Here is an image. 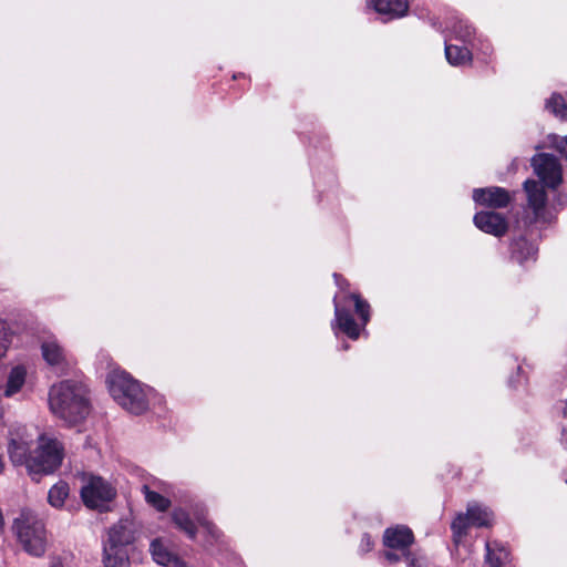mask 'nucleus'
<instances>
[{
  "instance_id": "19",
  "label": "nucleus",
  "mask_w": 567,
  "mask_h": 567,
  "mask_svg": "<svg viewBox=\"0 0 567 567\" xmlns=\"http://www.w3.org/2000/svg\"><path fill=\"white\" fill-rule=\"evenodd\" d=\"M486 550L487 561L491 567H502L511 563V554L505 546L498 543H487Z\"/></svg>"
},
{
  "instance_id": "6",
  "label": "nucleus",
  "mask_w": 567,
  "mask_h": 567,
  "mask_svg": "<svg viewBox=\"0 0 567 567\" xmlns=\"http://www.w3.org/2000/svg\"><path fill=\"white\" fill-rule=\"evenodd\" d=\"M493 520L494 515L489 508L475 502L470 503L466 513H460L451 525L454 543L461 544L467 536L470 527H489Z\"/></svg>"
},
{
  "instance_id": "11",
  "label": "nucleus",
  "mask_w": 567,
  "mask_h": 567,
  "mask_svg": "<svg viewBox=\"0 0 567 567\" xmlns=\"http://www.w3.org/2000/svg\"><path fill=\"white\" fill-rule=\"evenodd\" d=\"M475 226L484 233L502 236L507 230V221L505 218L494 212H481L474 216Z\"/></svg>"
},
{
  "instance_id": "5",
  "label": "nucleus",
  "mask_w": 567,
  "mask_h": 567,
  "mask_svg": "<svg viewBox=\"0 0 567 567\" xmlns=\"http://www.w3.org/2000/svg\"><path fill=\"white\" fill-rule=\"evenodd\" d=\"M62 460V443L51 434H42L33 449L30 473L51 474L61 465Z\"/></svg>"
},
{
  "instance_id": "31",
  "label": "nucleus",
  "mask_w": 567,
  "mask_h": 567,
  "mask_svg": "<svg viewBox=\"0 0 567 567\" xmlns=\"http://www.w3.org/2000/svg\"><path fill=\"white\" fill-rule=\"evenodd\" d=\"M204 527L207 529V532H208L209 534H212V535H213V537H217V536H218V535H217V532H218V530H217V528H216L213 524H210V523H205V524H204Z\"/></svg>"
},
{
  "instance_id": "23",
  "label": "nucleus",
  "mask_w": 567,
  "mask_h": 567,
  "mask_svg": "<svg viewBox=\"0 0 567 567\" xmlns=\"http://www.w3.org/2000/svg\"><path fill=\"white\" fill-rule=\"evenodd\" d=\"M546 109L561 120L567 118V105L563 96L559 94L551 95V97L546 103Z\"/></svg>"
},
{
  "instance_id": "15",
  "label": "nucleus",
  "mask_w": 567,
  "mask_h": 567,
  "mask_svg": "<svg viewBox=\"0 0 567 567\" xmlns=\"http://www.w3.org/2000/svg\"><path fill=\"white\" fill-rule=\"evenodd\" d=\"M334 315L336 320L338 322V327L342 332H344L349 338L351 339H358L360 334V329L352 316L349 313L348 310L342 309L337 298H334Z\"/></svg>"
},
{
  "instance_id": "9",
  "label": "nucleus",
  "mask_w": 567,
  "mask_h": 567,
  "mask_svg": "<svg viewBox=\"0 0 567 567\" xmlns=\"http://www.w3.org/2000/svg\"><path fill=\"white\" fill-rule=\"evenodd\" d=\"M524 189L527 194L528 207L533 210L535 218L546 221L547 194L544 186L536 181L528 179L524 183Z\"/></svg>"
},
{
  "instance_id": "28",
  "label": "nucleus",
  "mask_w": 567,
  "mask_h": 567,
  "mask_svg": "<svg viewBox=\"0 0 567 567\" xmlns=\"http://www.w3.org/2000/svg\"><path fill=\"white\" fill-rule=\"evenodd\" d=\"M524 247H527V243L525 240H518V241H515L512 246V254H513V257L518 260V261H522L523 258L520 255H518V249L520 248H524Z\"/></svg>"
},
{
  "instance_id": "33",
  "label": "nucleus",
  "mask_w": 567,
  "mask_h": 567,
  "mask_svg": "<svg viewBox=\"0 0 567 567\" xmlns=\"http://www.w3.org/2000/svg\"><path fill=\"white\" fill-rule=\"evenodd\" d=\"M3 468H4V463H3L2 456L0 455V473H2Z\"/></svg>"
},
{
  "instance_id": "8",
  "label": "nucleus",
  "mask_w": 567,
  "mask_h": 567,
  "mask_svg": "<svg viewBox=\"0 0 567 567\" xmlns=\"http://www.w3.org/2000/svg\"><path fill=\"white\" fill-rule=\"evenodd\" d=\"M532 166L548 187L555 188L561 183V166L555 156L537 154L532 158Z\"/></svg>"
},
{
  "instance_id": "1",
  "label": "nucleus",
  "mask_w": 567,
  "mask_h": 567,
  "mask_svg": "<svg viewBox=\"0 0 567 567\" xmlns=\"http://www.w3.org/2000/svg\"><path fill=\"white\" fill-rule=\"evenodd\" d=\"M49 408L52 414L65 423H80L91 410L86 386L70 380L52 385L49 391Z\"/></svg>"
},
{
  "instance_id": "21",
  "label": "nucleus",
  "mask_w": 567,
  "mask_h": 567,
  "mask_svg": "<svg viewBox=\"0 0 567 567\" xmlns=\"http://www.w3.org/2000/svg\"><path fill=\"white\" fill-rule=\"evenodd\" d=\"M69 485L65 482H58L48 493V502L54 508H61L69 496Z\"/></svg>"
},
{
  "instance_id": "22",
  "label": "nucleus",
  "mask_w": 567,
  "mask_h": 567,
  "mask_svg": "<svg viewBox=\"0 0 567 567\" xmlns=\"http://www.w3.org/2000/svg\"><path fill=\"white\" fill-rule=\"evenodd\" d=\"M142 493L144 494L146 503L156 508L157 511L165 512L168 509L171 505L169 499L162 496L157 492L152 491L147 484H144L142 486Z\"/></svg>"
},
{
  "instance_id": "29",
  "label": "nucleus",
  "mask_w": 567,
  "mask_h": 567,
  "mask_svg": "<svg viewBox=\"0 0 567 567\" xmlns=\"http://www.w3.org/2000/svg\"><path fill=\"white\" fill-rule=\"evenodd\" d=\"M556 150L567 158V136L560 137L555 143Z\"/></svg>"
},
{
  "instance_id": "18",
  "label": "nucleus",
  "mask_w": 567,
  "mask_h": 567,
  "mask_svg": "<svg viewBox=\"0 0 567 567\" xmlns=\"http://www.w3.org/2000/svg\"><path fill=\"white\" fill-rule=\"evenodd\" d=\"M27 370L22 365H17L11 369L4 386V396L10 398L19 393L25 383Z\"/></svg>"
},
{
  "instance_id": "17",
  "label": "nucleus",
  "mask_w": 567,
  "mask_h": 567,
  "mask_svg": "<svg viewBox=\"0 0 567 567\" xmlns=\"http://www.w3.org/2000/svg\"><path fill=\"white\" fill-rule=\"evenodd\" d=\"M42 355L48 364L63 369L65 365V355L63 349L55 340H48L42 343Z\"/></svg>"
},
{
  "instance_id": "32",
  "label": "nucleus",
  "mask_w": 567,
  "mask_h": 567,
  "mask_svg": "<svg viewBox=\"0 0 567 567\" xmlns=\"http://www.w3.org/2000/svg\"><path fill=\"white\" fill-rule=\"evenodd\" d=\"M334 279L339 287H342V284L346 282L339 275H334Z\"/></svg>"
},
{
  "instance_id": "2",
  "label": "nucleus",
  "mask_w": 567,
  "mask_h": 567,
  "mask_svg": "<svg viewBox=\"0 0 567 567\" xmlns=\"http://www.w3.org/2000/svg\"><path fill=\"white\" fill-rule=\"evenodd\" d=\"M113 399L125 410L141 414L147 409V396L142 385L126 372L114 370L107 378Z\"/></svg>"
},
{
  "instance_id": "20",
  "label": "nucleus",
  "mask_w": 567,
  "mask_h": 567,
  "mask_svg": "<svg viewBox=\"0 0 567 567\" xmlns=\"http://www.w3.org/2000/svg\"><path fill=\"white\" fill-rule=\"evenodd\" d=\"M445 56L454 66L464 65L471 62L472 55L467 48L455 44H445Z\"/></svg>"
},
{
  "instance_id": "13",
  "label": "nucleus",
  "mask_w": 567,
  "mask_h": 567,
  "mask_svg": "<svg viewBox=\"0 0 567 567\" xmlns=\"http://www.w3.org/2000/svg\"><path fill=\"white\" fill-rule=\"evenodd\" d=\"M377 12L390 19L403 17L408 11V0H368Z\"/></svg>"
},
{
  "instance_id": "12",
  "label": "nucleus",
  "mask_w": 567,
  "mask_h": 567,
  "mask_svg": "<svg viewBox=\"0 0 567 567\" xmlns=\"http://www.w3.org/2000/svg\"><path fill=\"white\" fill-rule=\"evenodd\" d=\"M8 453L13 464L25 465L30 472V463L33 456V449L25 437H11L8 445Z\"/></svg>"
},
{
  "instance_id": "10",
  "label": "nucleus",
  "mask_w": 567,
  "mask_h": 567,
  "mask_svg": "<svg viewBox=\"0 0 567 567\" xmlns=\"http://www.w3.org/2000/svg\"><path fill=\"white\" fill-rule=\"evenodd\" d=\"M473 199L484 206L502 208L511 202L509 193L502 187L476 188L473 192Z\"/></svg>"
},
{
  "instance_id": "30",
  "label": "nucleus",
  "mask_w": 567,
  "mask_h": 567,
  "mask_svg": "<svg viewBox=\"0 0 567 567\" xmlns=\"http://www.w3.org/2000/svg\"><path fill=\"white\" fill-rule=\"evenodd\" d=\"M360 546H361V549H362L363 551H369V550H371V549H372V547H373V540H372L371 536H370V535H368V534H364V535L362 536V538H361V545H360Z\"/></svg>"
},
{
  "instance_id": "7",
  "label": "nucleus",
  "mask_w": 567,
  "mask_h": 567,
  "mask_svg": "<svg viewBox=\"0 0 567 567\" xmlns=\"http://www.w3.org/2000/svg\"><path fill=\"white\" fill-rule=\"evenodd\" d=\"M115 494V488L100 476H90L81 488L83 503L90 508H103Z\"/></svg>"
},
{
  "instance_id": "34",
  "label": "nucleus",
  "mask_w": 567,
  "mask_h": 567,
  "mask_svg": "<svg viewBox=\"0 0 567 567\" xmlns=\"http://www.w3.org/2000/svg\"><path fill=\"white\" fill-rule=\"evenodd\" d=\"M532 250H533L532 247H527L528 255L532 254Z\"/></svg>"
},
{
  "instance_id": "16",
  "label": "nucleus",
  "mask_w": 567,
  "mask_h": 567,
  "mask_svg": "<svg viewBox=\"0 0 567 567\" xmlns=\"http://www.w3.org/2000/svg\"><path fill=\"white\" fill-rule=\"evenodd\" d=\"M115 533L116 528L114 527L110 533L113 544L109 549H105L104 567H122L125 564L126 553L117 546L118 543H122V539L115 538Z\"/></svg>"
},
{
  "instance_id": "4",
  "label": "nucleus",
  "mask_w": 567,
  "mask_h": 567,
  "mask_svg": "<svg viewBox=\"0 0 567 567\" xmlns=\"http://www.w3.org/2000/svg\"><path fill=\"white\" fill-rule=\"evenodd\" d=\"M13 530L23 549L32 556H42L47 548L44 524L31 512H22L13 522Z\"/></svg>"
},
{
  "instance_id": "3",
  "label": "nucleus",
  "mask_w": 567,
  "mask_h": 567,
  "mask_svg": "<svg viewBox=\"0 0 567 567\" xmlns=\"http://www.w3.org/2000/svg\"><path fill=\"white\" fill-rule=\"evenodd\" d=\"M413 542V532L408 526L396 525L386 528L383 534V545L389 549L384 554L388 563H403L411 567L421 565L423 557H416L409 550Z\"/></svg>"
},
{
  "instance_id": "24",
  "label": "nucleus",
  "mask_w": 567,
  "mask_h": 567,
  "mask_svg": "<svg viewBox=\"0 0 567 567\" xmlns=\"http://www.w3.org/2000/svg\"><path fill=\"white\" fill-rule=\"evenodd\" d=\"M175 524L181 527L189 537L195 536V525L184 511H175L173 513Z\"/></svg>"
},
{
  "instance_id": "26",
  "label": "nucleus",
  "mask_w": 567,
  "mask_h": 567,
  "mask_svg": "<svg viewBox=\"0 0 567 567\" xmlns=\"http://www.w3.org/2000/svg\"><path fill=\"white\" fill-rule=\"evenodd\" d=\"M11 342V334L6 321L0 320V359L7 353Z\"/></svg>"
},
{
  "instance_id": "25",
  "label": "nucleus",
  "mask_w": 567,
  "mask_h": 567,
  "mask_svg": "<svg viewBox=\"0 0 567 567\" xmlns=\"http://www.w3.org/2000/svg\"><path fill=\"white\" fill-rule=\"evenodd\" d=\"M350 298L354 302V309L362 321V326H365L370 320V306L359 295L352 293Z\"/></svg>"
},
{
  "instance_id": "27",
  "label": "nucleus",
  "mask_w": 567,
  "mask_h": 567,
  "mask_svg": "<svg viewBox=\"0 0 567 567\" xmlns=\"http://www.w3.org/2000/svg\"><path fill=\"white\" fill-rule=\"evenodd\" d=\"M453 32L455 33L456 37H460L463 41H468L472 38L474 30L471 25L464 23L463 21H458L453 27Z\"/></svg>"
},
{
  "instance_id": "14",
  "label": "nucleus",
  "mask_w": 567,
  "mask_h": 567,
  "mask_svg": "<svg viewBox=\"0 0 567 567\" xmlns=\"http://www.w3.org/2000/svg\"><path fill=\"white\" fill-rule=\"evenodd\" d=\"M151 553L154 561L163 567H183L179 558L168 549V547L159 539H155L151 544Z\"/></svg>"
}]
</instances>
